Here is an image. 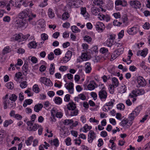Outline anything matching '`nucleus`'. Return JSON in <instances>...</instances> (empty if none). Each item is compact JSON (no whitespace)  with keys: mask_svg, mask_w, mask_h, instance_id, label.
<instances>
[{"mask_svg":"<svg viewBox=\"0 0 150 150\" xmlns=\"http://www.w3.org/2000/svg\"><path fill=\"white\" fill-rule=\"evenodd\" d=\"M35 14L31 12L30 13L29 9L27 8L20 12L18 15V18L21 20L25 21L26 23L27 21H30L33 20V18L36 17Z\"/></svg>","mask_w":150,"mask_h":150,"instance_id":"f257e3e1","label":"nucleus"},{"mask_svg":"<svg viewBox=\"0 0 150 150\" xmlns=\"http://www.w3.org/2000/svg\"><path fill=\"white\" fill-rule=\"evenodd\" d=\"M8 96V94H7L2 98L4 109H6L7 107L10 108H12L13 103L11 101L14 102L17 99V96L14 94H12L9 97Z\"/></svg>","mask_w":150,"mask_h":150,"instance_id":"f03ea898","label":"nucleus"},{"mask_svg":"<svg viewBox=\"0 0 150 150\" xmlns=\"http://www.w3.org/2000/svg\"><path fill=\"white\" fill-rule=\"evenodd\" d=\"M105 87L103 86L98 93L99 97L103 101L105 100L107 98V93L105 90Z\"/></svg>","mask_w":150,"mask_h":150,"instance_id":"7ed1b4c3","label":"nucleus"},{"mask_svg":"<svg viewBox=\"0 0 150 150\" xmlns=\"http://www.w3.org/2000/svg\"><path fill=\"white\" fill-rule=\"evenodd\" d=\"M26 24L25 21L18 19L14 21L13 25L16 28L18 29L23 28Z\"/></svg>","mask_w":150,"mask_h":150,"instance_id":"20e7f679","label":"nucleus"},{"mask_svg":"<svg viewBox=\"0 0 150 150\" xmlns=\"http://www.w3.org/2000/svg\"><path fill=\"white\" fill-rule=\"evenodd\" d=\"M129 3L131 6L136 9L139 8L141 7L140 2L137 0H131L129 2Z\"/></svg>","mask_w":150,"mask_h":150,"instance_id":"39448f33","label":"nucleus"},{"mask_svg":"<svg viewBox=\"0 0 150 150\" xmlns=\"http://www.w3.org/2000/svg\"><path fill=\"white\" fill-rule=\"evenodd\" d=\"M96 30L99 32H102L105 28V25L103 23L97 22L96 24Z\"/></svg>","mask_w":150,"mask_h":150,"instance_id":"423d86ee","label":"nucleus"},{"mask_svg":"<svg viewBox=\"0 0 150 150\" xmlns=\"http://www.w3.org/2000/svg\"><path fill=\"white\" fill-rule=\"evenodd\" d=\"M67 5L70 7H77L78 6L77 3L80 2L79 0H67Z\"/></svg>","mask_w":150,"mask_h":150,"instance_id":"0eeeda50","label":"nucleus"},{"mask_svg":"<svg viewBox=\"0 0 150 150\" xmlns=\"http://www.w3.org/2000/svg\"><path fill=\"white\" fill-rule=\"evenodd\" d=\"M137 81L140 86H144L146 84V82L144 79L141 76H139L137 78Z\"/></svg>","mask_w":150,"mask_h":150,"instance_id":"6e6552de","label":"nucleus"},{"mask_svg":"<svg viewBox=\"0 0 150 150\" xmlns=\"http://www.w3.org/2000/svg\"><path fill=\"white\" fill-rule=\"evenodd\" d=\"M65 86L67 89L68 90L70 94L74 93V84L72 82H70L68 84L66 83Z\"/></svg>","mask_w":150,"mask_h":150,"instance_id":"1a4fd4ad","label":"nucleus"},{"mask_svg":"<svg viewBox=\"0 0 150 150\" xmlns=\"http://www.w3.org/2000/svg\"><path fill=\"white\" fill-rule=\"evenodd\" d=\"M81 14L83 15L85 19H88L90 18L89 14L87 12L85 7H81L80 8Z\"/></svg>","mask_w":150,"mask_h":150,"instance_id":"9d476101","label":"nucleus"},{"mask_svg":"<svg viewBox=\"0 0 150 150\" xmlns=\"http://www.w3.org/2000/svg\"><path fill=\"white\" fill-rule=\"evenodd\" d=\"M88 141L90 143L92 142L93 139L96 138V134L94 131L92 130H90L88 133Z\"/></svg>","mask_w":150,"mask_h":150,"instance_id":"9b49d317","label":"nucleus"},{"mask_svg":"<svg viewBox=\"0 0 150 150\" xmlns=\"http://www.w3.org/2000/svg\"><path fill=\"white\" fill-rule=\"evenodd\" d=\"M148 50L147 49H144L142 50L138 51L137 52V56H141L143 57H145L148 53Z\"/></svg>","mask_w":150,"mask_h":150,"instance_id":"f8f14e48","label":"nucleus"},{"mask_svg":"<svg viewBox=\"0 0 150 150\" xmlns=\"http://www.w3.org/2000/svg\"><path fill=\"white\" fill-rule=\"evenodd\" d=\"M28 64L27 62H25L24 64L22 67V70L23 75L26 76L28 74Z\"/></svg>","mask_w":150,"mask_h":150,"instance_id":"ddd939ff","label":"nucleus"},{"mask_svg":"<svg viewBox=\"0 0 150 150\" xmlns=\"http://www.w3.org/2000/svg\"><path fill=\"white\" fill-rule=\"evenodd\" d=\"M39 127V125L37 124H35L34 125L32 126L27 127V129L29 131H36Z\"/></svg>","mask_w":150,"mask_h":150,"instance_id":"4468645a","label":"nucleus"},{"mask_svg":"<svg viewBox=\"0 0 150 150\" xmlns=\"http://www.w3.org/2000/svg\"><path fill=\"white\" fill-rule=\"evenodd\" d=\"M91 63L89 62H86L85 65V72L87 73H90L91 70Z\"/></svg>","mask_w":150,"mask_h":150,"instance_id":"2eb2a0df","label":"nucleus"},{"mask_svg":"<svg viewBox=\"0 0 150 150\" xmlns=\"http://www.w3.org/2000/svg\"><path fill=\"white\" fill-rule=\"evenodd\" d=\"M67 108L69 110H71L76 108V104L73 102H70L67 105Z\"/></svg>","mask_w":150,"mask_h":150,"instance_id":"dca6fc26","label":"nucleus"},{"mask_svg":"<svg viewBox=\"0 0 150 150\" xmlns=\"http://www.w3.org/2000/svg\"><path fill=\"white\" fill-rule=\"evenodd\" d=\"M43 105L41 103H39L35 105L34 107V111L37 112H38L43 107Z\"/></svg>","mask_w":150,"mask_h":150,"instance_id":"f3484780","label":"nucleus"},{"mask_svg":"<svg viewBox=\"0 0 150 150\" xmlns=\"http://www.w3.org/2000/svg\"><path fill=\"white\" fill-rule=\"evenodd\" d=\"M22 76V72H19L18 73H16L15 74V76L14 77V79L16 81H19V79H22L21 77Z\"/></svg>","mask_w":150,"mask_h":150,"instance_id":"a211bd4d","label":"nucleus"},{"mask_svg":"<svg viewBox=\"0 0 150 150\" xmlns=\"http://www.w3.org/2000/svg\"><path fill=\"white\" fill-rule=\"evenodd\" d=\"M70 110L69 114L71 116H76L78 114L79 111L77 109H74Z\"/></svg>","mask_w":150,"mask_h":150,"instance_id":"6ab92c4d","label":"nucleus"},{"mask_svg":"<svg viewBox=\"0 0 150 150\" xmlns=\"http://www.w3.org/2000/svg\"><path fill=\"white\" fill-rule=\"evenodd\" d=\"M142 106L141 105H139L137 106L134 109V110L132 111L133 114H134V113H135L136 115H138L141 110L142 109Z\"/></svg>","mask_w":150,"mask_h":150,"instance_id":"aec40b11","label":"nucleus"},{"mask_svg":"<svg viewBox=\"0 0 150 150\" xmlns=\"http://www.w3.org/2000/svg\"><path fill=\"white\" fill-rule=\"evenodd\" d=\"M112 86H113L115 88L117 87L119 85V82L118 79L115 77L112 79Z\"/></svg>","mask_w":150,"mask_h":150,"instance_id":"412c9836","label":"nucleus"},{"mask_svg":"<svg viewBox=\"0 0 150 150\" xmlns=\"http://www.w3.org/2000/svg\"><path fill=\"white\" fill-rule=\"evenodd\" d=\"M48 15L49 17L51 18H53L55 16L53 10L50 8H49L48 9Z\"/></svg>","mask_w":150,"mask_h":150,"instance_id":"4be33fe9","label":"nucleus"},{"mask_svg":"<svg viewBox=\"0 0 150 150\" xmlns=\"http://www.w3.org/2000/svg\"><path fill=\"white\" fill-rule=\"evenodd\" d=\"M54 101L56 104L60 105L62 103V99L59 97H56L54 99Z\"/></svg>","mask_w":150,"mask_h":150,"instance_id":"5701e85b","label":"nucleus"},{"mask_svg":"<svg viewBox=\"0 0 150 150\" xmlns=\"http://www.w3.org/2000/svg\"><path fill=\"white\" fill-rule=\"evenodd\" d=\"M33 102V100L32 99H26L24 102L23 106L25 108L27 106V105H30Z\"/></svg>","mask_w":150,"mask_h":150,"instance_id":"b1692460","label":"nucleus"},{"mask_svg":"<svg viewBox=\"0 0 150 150\" xmlns=\"http://www.w3.org/2000/svg\"><path fill=\"white\" fill-rule=\"evenodd\" d=\"M70 17L69 13L67 12H64L62 16V19L63 20H66L69 18Z\"/></svg>","mask_w":150,"mask_h":150,"instance_id":"393cba45","label":"nucleus"},{"mask_svg":"<svg viewBox=\"0 0 150 150\" xmlns=\"http://www.w3.org/2000/svg\"><path fill=\"white\" fill-rule=\"evenodd\" d=\"M99 9L94 7H92L91 8V13L93 15L96 16L99 14Z\"/></svg>","mask_w":150,"mask_h":150,"instance_id":"a878e982","label":"nucleus"},{"mask_svg":"<svg viewBox=\"0 0 150 150\" xmlns=\"http://www.w3.org/2000/svg\"><path fill=\"white\" fill-rule=\"evenodd\" d=\"M93 3L95 5L101 6L103 4V0H94Z\"/></svg>","mask_w":150,"mask_h":150,"instance_id":"bb28decb","label":"nucleus"},{"mask_svg":"<svg viewBox=\"0 0 150 150\" xmlns=\"http://www.w3.org/2000/svg\"><path fill=\"white\" fill-rule=\"evenodd\" d=\"M54 63L51 64H50V67L49 68V71L50 74L53 75L54 72L55 67Z\"/></svg>","mask_w":150,"mask_h":150,"instance_id":"cd10ccee","label":"nucleus"},{"mask_svg":"<svg viewBox=\"0 0 150 150\" xmlns=\"http://www.w3.org/2000/svg\"><path fill=\"white\" fill-rule=\"evenodd\" d=\"M71 29L72 31L74 33L80 32L81 31L80 30L78 29L76 25H73L71 27Z\"/></svg>","mask_w":150,"mask_h":150,"instance_id":"c85d7f7f","label":"nucleus"},{"mask_svg":"<svg viewBox=\"0 0 150 150\" xmlns=\"http://www.w3.org/2000/svg\"><path fill=\"white\" fill-rule=\"evenodd\" d=\"M100 52L102 54H108L109 53L108 52V49L105 47H103L101 48L100 50Z\"/></svg>","mask_w":150,"mask_h":150,"instance_id":"c756f323","label":"nucleus"},{"mask_svg":"<svg viewBox=\"0 0 150 150\" xmlns=\"http://www.w3.org/2000/svg\"><path fill=\"white\" fill-rule=\"evenodd\" d=\"M10 49L9 47L8 46L5 47L3 50L2 54L3 55H5L8 53L10 52Z\"/></svg>","mask_w":150,"mask_h":150,"instance_id":"7c9ffc66","label":"nucleus"},{"mask_svg":"<svg viewBox=\"0 0 150 150\" xmlns=\"http://www.w3.org/2000/svg\"><path fill=\"white\" fill-rule=\"evenodd\" d=\"M15 40L18 41L20 42L22 41V39H21V34H16L14 37Z\"/></svg>","mask_w":150,"mask_h":150,"instance_id":"2f4dec72","label":"nucleus"},{"mask_svg":"<svg viewBox=\"0 0 150 150\" xmlns=\"http://www.w3.org/2000/svg\"><path fill=\"white\" fill-rule=\"evenodd\" d=\"M33 139V138L32 136H30L28 138L27 140L25 142L27 146L30 145L31 144Z\"/></svg>","mask_w":150,"mask_h":150,"instance_id":"473e14b6","label":"nucleus"},{"mask_svg":"<svg viewBox=\"0 0 150 150\" xmlns=\"http://www.w3.org/2000/svg\"><path fill=\"white\" fill-rule=\"evenodd\" d=\"M13 123V121L11 119L6 120L4 123V127H7L9 125Z\"/></svg>","mask_w":150,"mask_h":150,"instance_id":"72a5a7b5","label":"nucleus"},{"mask_svg":"<svg viewBox=\"0 0 150 150\" xmlns=\"http://www.w3.org/2000/svg\"><path fill=\"white\" fill-rule=\"evenodd\" d=\"M6 86L8 88L11 89L13 87V84L12 82H8L6 84Z\"/></svg>","mask_w":150,"mask_h":150,"instance_id":"f704fd0d","label":"nucleus"},{"mask_svg":"<svg viewBox=\"0 0 150 150\" xmlns=\"http://www.w3.org/2000/svg\"><path fill=\"white\" fill-rule=\"evenodd\" d=\"M44 84L48 86H52L53 85V83L49 79L47 78Z\"/></svg>","mask_w":150,"mask_h":150,"instance_id":"c9c22d12","label":"nucleus"},{"mask_svg":"<svg viewBox=\"0 0 150 150\" xmlns=\"http://www.w3.org/2000/svg\"><path fill=\"white\" fill-rule=\"evenodd\" d=\"M91 128V126H89L87 124H85L83 127V128L84 129L83 132H86L88 130H90Z\"/></svg>","mask_w":150,"mask_h":150,"instance_id":"e433bc0d","label":"nucleus"},{"mask_svg":"<svg viewBox=\"0 0 150 150\" xmlns=\"http://www.w3.org/2000/svg\"><path fill=\"white\" fill-rule=\"evenodd\" d=\"M33 91L36 93H38L40 91V89L37 84L34 85L33 88Z\"/></svg>","mask_w":150,"mask_h":150,"instance_id":"4c0bfd02","label":"nucleus"},{"mask_svg":"<svg viewBox=\"0 0 150 150\" xmlns=\"http://www.w3.org/2000/svg\"><path fill=\"white\" fill-rule=\"evenodd\" d=\"M126 86L125 85H124L123 86H121L120 88V91L121 93H124L126 92Z\"/></svg>","mask_w":150,"mask_h":150,"instance_id":"58836bf2","label":"nucleus"},{"mask_svg":"<svg viewBox=\"0 0 150 150\" xmlns=\"http://www.w3.org/2000/svg\"><path fill=\"white\" fill-rule=\"evenodd\" d=\"M137 115H136L134 113V114H133V112H132V113L130 114L129 117V120L132 121L134 119L135 117Z\"/></svg>","mask_w":150,"mask_h":150,"instance_id":"ea45409f","label":"nucleus"},{"mask_svg":"<svg viewBox=\"0 0 150 150\" xmlns=\"http://www.w3.org/2000/svg\"><path fill=\"white\" fill-rule=\"evenodd\" d=\"M29 45H30V46H29V47L30 48H35L37 46V45L36 44V42L34 41H32V42H30L29 43Z\"/></svg>","mask_w":150,"mask_h":150,"instance_id":"a19ab883","label":"nucleus"},{"mask_svg":"<svg viewBox=\"0 0 150 150\" xmlns=\"http://www.w3.org/2000/svg\"><path fill=\"white\" fill-rule=\"evenodd\" d=\"M145 92L144 89H140L137 90V93L138 95H142L145 93Z\"/></svg>","mask_w":150,"mask_h":150,"instance_id":"79ce46f5","label":"nucleus"},{"mask_svg":"<svg viewBox=\"0 0 150 150\" xmlns=\"http://www.w3.org/2000/svg\"><path fill=\"white\" fill-rule=\"evenodd\" d=\"M105 42L108 46L110 47L112 45L113 43V41L108 39Z\"/></svg>","mask_w":150,"mask_h":150,"instance_id":"37998d69","label":"nucleus"},{"mask_svg":"<svg viewBox=\"0 0 150 150\" xmlns=\"http://www.w3.org/2000/svg\"><path fill=\"white\" fill-rule=\"evenodd\" d=\"M113 140L110 139L109 141L110 143H112V145L111 148L112 150H116V145L115 144V143L113 142Z\"/></svg>","mask_w":150,"mask_h":150,"instance_id":"c03bdc74","label":"nucleus"},{"mask_svg":"<svg viewBox=\"0 0 150 150\" xmlns=\"http://www.w3.org/2000/svg\"><path fill=\"white\" fill-rule=\"evenodd\" d=\"M84 40L86 42L89 43L91 41L92 38L90 36L86 35L84 37Z\"/></svg>","mask_w":150,"mask_h":150,"instance_id":"a18cd8bd","label":"nucleus"},{"mask_svg":"<svg viewBox=\"0 0 150 150\" xmlns=\"http://www.w3.org/2000/svg\"><path fill=\"white\" fill-rule=\"evenodd\" d=\"M117 109L120 110H123L125 109V105L122 103H120L117 105Z\"/></svg>","mask_w":150,"mask_h":150,"instance_id":"49530a36","label":"nucleus"},{"mask_svg":"<svg viewBox=\"0 0 150 150\" xmlns=\"http://www.w3.org/2000/svg\"><path fill=\"white\" fill-rule=\"evenodd\" d=\"M65 142L67 146H69L71 144V139L69 137H67L65 139Z\"/></svg>","mask_w":150,"mask_h":150,"instance_id":"de8ad7c7","label":"nucleus"},{"mask_svg":"<svg viewBox=\"0 0 150 150\" xmlns=\"http://www.w3.org/2000/svg\"><path fill=\"white\" fill-rule=\"evenodd\" d=\"M27 86V83L26 81H24L21 82L20 84V86L22 88H24L26 87Z\"/></svg>","mask_w":150,"mask_h":150,"instance_id":"09e8293b","label":"nucleus"},{"mask_svg":"<svg viewBox=\"0 0 150 150\" xmlns=\"http://www.w3.org/2000/svg\"><path fill=\"white\" fill-rule=\"evenodd\" d=\"M113 101H110L108 103H107L105 104L106 106L109 107H111L112 108L113 106L114 102H115V100L114 99L113 100Z\"/></svg>","mask_w":150,"mask_h":150,"instance_id":"8fccbe9b","label":"nucleus"},{"mask_svg":"<svg viewBox=\"0 0 150 150\" xmlns=\"http://www.w3.org/2000/svg\"><path fill=\"white\" fill-rule=\"evenodd\" d=\"M54 54L56 55H60L61 54V52L60 49L58 48L55 49L54 51Z\"/></svg>","mask_w":150,"mask_h":150,"instance_id":"3c124183","label":"nucleus"},{"mask_svg":"<svg viewBox=\"0 0 150 150\" xmlns=\"http://www.w3.org/2000/svg\"><path fill=\"white\" fill-rule=\"evenodd\" d=\"M3 20L4 22L9 23L11 20L10 17L8 16H6L4 17Z\"/></svg>","mask_w":150,"mask_h":150,"instance_id":"603ef678","label":"nucleus"},{"mask_svg":"<svg viewBox=\"0 0 150 150\" xmlns=\"http://www.w3.org/2000/svg\"><path fill=\"white\" fill-rule=\"evenodd\" d=\"M73 122L72 120L66 119L64 120V123L65 125H68Z\"/></svg>","mask_w":150,"mask_h":150,"instance_id":"864d4df0","label":"nucleus"},{"mask_svg":"<svg viewBox=\"0 0 150 150\" xmlns=\"http://www.w3.org/2000/svg\"><path fill=\"white\" fill-rule=\"evenodd\" d=\"M17 64H16L15 65V67H16V68L18 69V68L17 67V65L21 66L23 64V61L21 59H18L17 60Z\"/></svg>","mask_w":150,"mask_h":150,"instance_id":"5fc2aeb1","label":"nucleus"},{"mask_svg":"<svg viewBox=\"0 0 150 150\" xmlns=\"http://www.w3.org/2000/svg\"><path fill=\"white\" fill-rule=\"evenodd\" d=\"M88 90L91 91L95 89V87L93 83H90L88 86Z\"/></svg>","mask_w":150,"mask_h":150,"instance_id":"6e6d98bb","label":"nucleus"},{"mask_svg":"<svg viewBox=\"0 0 150 150\" xmlns=\"http://www.w3.org/2000/svg\"><path fill=\"white\" fill-rule=\"evenodd\" d=\"M6 133L5 131L4 130H0V137L1 138H4L5 137Z\"/></svg>","mask_w":150,"mask_h":150,"instance_id":"4d7b16f0","label":"nucleus"},{"mask_svg":"<svg viewBox=\"0 0 150 150\" xmlns=\"http://www.w3.org/2000/svg\"><path fill=\"white\" fill-rule=\"evenodd\" d=\"M109 88V91L110 93L111 94H112L114 93V88H115L112 85H110Z\"/></svg>","mask_w":150,"mask_h":150,"instance_id":"13d9d810","label":"nucleus"},{"mask_svg":"<svg viewBox=\"0 0 150 150\" xmlns=\"http://www.w3.org/2000/svg\"><path fill=\"white\" fill-rule=\"evenodd\" d=\"M143 27L145 29H149L150 28V24L149 23L146 22L143 25Z\"/></svg>","mask_w":150,"mask_h":150,"instance_id":"bf43d9fd","label":"nucleus"},{"mask_svg":"<svg viewBox=\"0 0 150 150\" xmlns=\"http://www.w3.org/2000/svg\"><path fill=\"white\" fill-rule=\"evenodd\" d=\"M128 121L127 119H124L120 123L121 125L122 126H125L128 123Z\"/></svg>","mask_w":150,"mask_h":150,"instance_id":"052dcab7","label":"nucleus"},{"mask_svg":"<svg viewBox=\"0 0 150 150\" xmlns=\"http://www.w3.org/2000/svg\"><path fill=\"white\" fill-rule=\"evenodd\" d=\"M124 30H122L118 33V38L119 39H121L122 38L124 35Z\"/></svg>","mask_w":150,"mask_h":150,"instance_id":"680f3d73","label":"nucleus"},{"mask_svg":"<svg viewBox=\"0 0 150 150\" xmlns=\"http://www.w3.org/2000/svg\"><path fill=\"white\" fill-rule=\"evenodd\" d=\"M115 36L116 35L114 34H111V35H109L108 36V37H109L108 39L114 41V40L115 39Z\"/></svg>","mask_w":150,"mask_h":150,"instance_id":"e2e57ef3","label":"nucleus"},{"mask_svg":"<svg viewBox=\"0 0 150 150\" xmlns=\"http://www.w3.org/2000/svg\"><path fill=\"white\" fill-rule=\"evenodd\" d=\"M132 28L135 34H136L139 31V28L137 26L133 27Z\"/></svg>","mask_w":150,"mask_h":150,"instance_id":"0e129e2a","label":"nucleus"},{"mask_svg":"<svg viewBox=\"0 0 150 150\" xmlns=\"http://www.w3.org/2000/svg\"><path fill=\"white\" fill-rule=\"evenodd\" d=\"M75 141V144H77L78 145H80L81 143V140L79 138H77L76 139H74Z\"/></svg>","mask_w":150,"mask_h":150,"instance_id":"69168bd1","label":"nucleus"},{"mask_svg":"<svg viewBox=\"0 0 150 150\" xmlns=\"http://www.w3.org/2000/svg\"><path fill=\"white\" fill-rule=\"evenodd\" d=\"M78 98L82 100H84L86 99V97L84 95L83 93L80 94L78 95Z\"/></svg>","mask_w":150,"mask_h":150,"instance_id":"338daca9","label":"nucleus"},{"mask_svg":"<svg viewBox=\"0 0 150 150\" xmlns=\"http://www.w3.org/2000/svg\"><path fill=\"white\" fill-rule=\"evenodd\" d=\"M54 55L52 52H50L48 55V58L49 59L52 60L54 58Z\"/></svg>","mask_w":150,"mask_h":150,"instance_id":"774afa93","label":"nucleus"}]
</instances>
